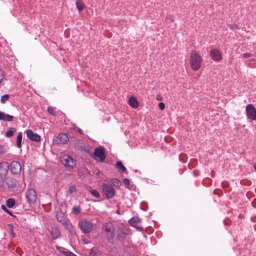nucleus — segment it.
Listing matches in <instances>:
<instances>
[{
    "label": "nucleus",
    "mask_w": 256,
    "mask_h": 256,
    "mask_svg": "<svg viewBox=\"0 0 256 256\" xmlns=\"http://www.w3.org/2000/svg\"><path fill=\"white\" fill-rule=\"evenodd\" d=\"M25 196L30 204H34L37 198L36 193L33 188L28 189L26 192Z\"/></svg>",
    "instance_id": "6"
},
{
    "label": "nucleus",
    "mask_w": 256,
    "mask_h": 256,
    "mask_svg": "<svg viewBox=\"0 0 256 256\" xmlns=\"http://www.w3.org/2000/svg\"><path fill=\"white\" fill-rule=\"evenodd\" d=\"M252 204L254 208H256V200L252 202Z\"/></svg>",
    "instance_id": "42"
},
{
    "label": "nucleus",
    "mask_w": 256,
    "mask_h": 256,
    "mask_svg": "<svg viewBox=\"0 0 256 256\" xmlns=\"http://www.w3.org/2000/svg\"><path fill=\"white\" fill-rule=\"evenodd\" d=\"M0 120H4L6 122H12L14 120V116L4 112H0Z\"/></svg>",
    "instance_id": "17"
},
{
    "label": "nucleus",
    "mask_w": 256,
    "mask_h": 256,
    "mask_svg": "<svg viewBox=\"0 0 256 256\" xmlns=\"http://www.w3.org/2000/svg\"><path fill=\"white\" fill-rule=\"evenodd\" d=\"M14 128H11L9 130H8L6 134V136L7 137H10L13 135L14 132L15 131Z\"/></svg>",
    "instance_id": "28"
},
{
    "label": "nucleus",
    "mask_w": 256,
    "mask_h": 256,
    "mask_svg": "<svg viewBox=\"0 0 256 256\" xmlns=\"http://www.w3.org/2000/svg\"><path fill=\"white\" fill-rule=\"evenodd\" d=\"M10 170L12 174H17L20 172L22 166L18 161H13L10 166Z\"/></svg>",
    "instance_id": "9"
},
{
    "label": "nucleus",
    "mask_w": 256,
    "mask_h": 256,
    "mask_svg": "<svg viewBox=\"0 0 256 256\" xmlns=\"http://www.w3.org/2000/svg\"><path fill=\"white\" fill-rule=\"evenodd\" d=\"M6 176L0 174V186H2L4 184V179Z\"/></svg>",
    "instance_id": "33"
},
{
    "label": "nucleus",
    "mask_w": 256,
    "mask_h": 256,
    "mask_svg": "<svg viewBox=\"0 0 256 256\" xmlns=\"http://www.w3.org/2000/svg\"><path fill=\"white\" fill-rule=\"evenodd\" d=\"M254 168L255 170L256 171V164H255L254 165Z\"/></svg>",
    "instance_id": "45"
},
{
    "label": "nucleus",
    "mask_w": 256,
    "mask_h": 256,
    "mask_svg": "<svg viewBox=\"0 0 256 256\" xmlns=\"http://www.w3.org/2000/svg\"><path fill=\"white\" fill-rule=\"evenodd\" d=\"M12 235H13V236H14V234H12Z\"/></svg>",
    "instance_id": "49"
},
{
    "label": "nucleus",
    "mask_w": 256,
    "mask_h": 256,
    "mask_svg": "<svg viewBox=\"0 0 256 256\" xmlns=\"http://www.w3.org/2000/svg\"><path fill=\"white\" fill-rule=\"evenodd\" d=\"M77 131L80 132V134H83V131L82 130H81L80 128H77Z\"/></svg>",
    "instance_id": "43"
},
{
    "label": "nucleus",
    "mask_w": 256,
    "mask_h": 256,
    "mask_svg": "<svg viewBox=\"0 0 256 256\" xmlns=\"http://www.w3.org/2000/svg\"><path fill=\"white\" fill-rule=\"evenodd\" d=\"M61 161L64 166L70 168L76 165V160L69 156H64Z\"/></svg>",
    "instance_id": "8"
},
{
    "label": "nucleus",
    "mask_w": 256,
    "mask_h": 256,
    "mask_svg": "<svg viewBox=\"0 0 256 256\" xmlns=\"http://www.w3.org/2000/svg\"><path fill=\"white\" fill-rule=\"evenodd\" d=\"M0 70H2L0 69Z\"/></svg>",
    "instance_id": "50"
},
{
    "label": "nucleus",
    "mask_w": 256,
    "mask_h": 256,
    "mask_svg": "<svg viewBox=\"0 0 256 256\" xmlns=\"http://www.w3.org/2000/svg\"><path fill=\"white\" fill-rule=\"evenodd\" d=\"M246 114L248 118L252 120H256V109L252 104H248L246 106Z\"/></svg>",
    "instance_id": "7"
},
{
    "label": "nucleus",
    "mask_w": 256,
    "mask_h": 256,
    "mask_svg": "<svg viewBox=\"0 0 256 256\" xmlns=\"http://www.w3.org/2000/svg\"><path fill=\"white\" fill-rule=\"evenodd\" d=\"M125 233L122 232V235L120 234H117V238L118 239L122 238L125 235Z\"/></svg>",
    "instance_id": "37"
},
{
    "label": "nucleus",
    "mask_w": 256,
    "mask_h": 256,
    "mask_svg": "<svg viewBox=\"0 0 256 256\" xmlns=\"http://www.w3.org/2000/svg\"><path fill=\"white\" fill-rule=\"evenodd\" d=\"M214 194H216V190H214Z\"/></svg>",
    "instance_id": "47"
},
{
    "label": "nucleus",
    "mask_w": 256,
    "mask_h": 256,
    "mask_svg": "<svg viewBox=\"0 0 256 256\" xmlns=\"http://www.w3.org/2000/svg\"><path fill=\"white\" fill-rule=\"evenodd\" d=\"M47 111L50 114L53 116H55L56 114V108L51 106H50L48 108Z\"/></svg>",
    "instance_id": "23"
},
{
    "label": "nucleus",
    "mask_w": 256,
    "mask_h": 256,
    "mask_svg": "<svg viewBox=\"0 0 256 256\" xmlns=\"http://www.w3.org/2000/svg\"><path fill=\"white\" fill-rule=\"evenodd\" d=\"M94 156L98 158L100 162H104L106 157L104 148L102 146L96 148L94 150Z\"/></svg>",
    "instance_id": "11"
},
{
    "label": "nucleus",
    "mask_w": 256,
    "mask_h": 256,
    "mask_svg": "<svg viewBox=\"0 0 256 256\" xmlns=\"http://www.w3.org/2000/svg\"><path fill=\"white\" fill-rule=\"evenodd\" d=\"M4 152V148L2 146H0V154H2Z\"/></svg>",
    "instance_id": "38"
},
{
    "label": "nucleus",
    "mask_w": 256,
    "mask_h": 256,
    "mask_svg": "<svg viewBox=\"0 0 256 256\" xmlns=\"http://www.w3.org/2000/svg\"><path fill=\"white\" fill-rule=\"evenodd\" d=\"M228 26L232 29V30H234V29H238V26L236 24H229Z\"/></svg>",
    "instance_id": "34"
},
{
    "label": "nucleus",
    "mask_w": 256,
    "mask_h": 256,
    "mask_svg": "<svg viewBox=\"0 0 256 256\" xmlns=\"http://www.w3.org/2000/svg\"><path fill=\"white\" fill-rule=\"evenodd\" d=\"M104 229L106 232V238L110 242H112L114 236V228L111 222H108L104 224Z\"/></svg>",
    "instance_id": "4"
},
{
    "label": "nucleus",
    "mask_w": 256,
    "mask_h": 256,
    "mask_svg": "<svg viewBox=\"0 0 256 256\" xmlns=\"http://www.w3.org/2000/svg\"><path fill=\"white\" fill-rule=\"evenodd\" d=\"M103 193L106 196L107 199L113 198L116 192L113 186L109 184H104L102 186Z\"/></svg>",
    "instance_id": "3"
},
{
    "label": "nucleus",
    "mask_w": 256,
    "mask_h": 256,
    "mask_svg": "<svg viewBox=\"0 0 256 256\" xmlns=\"http://www.w3.org/2000/svg\"><path fill=\"white\" fill-rule=\"evenodd\" d=\"M116 166L118 168L120 169L122 172H126V168L120 161H118L116 162Z\"/></svg>",
    "instance_id": "22"
},
{
    "label": "nucleus",
    "mask_w": 256,
    "mask_h": 256,
    "mask_svg": "<svg viewBox=\"0 0 256 256\" xmlns=\"http://www.w3.org/2000/svg\"><path fill=\"white\" fill-rule=\"evenodd\" d=\"M22 132H18L16 138V145L18 148H21V143L22 141Z\"/></svg>",
    "instance_id": "21"
},
{
    "label": "nucleus",
    "mask_w": 256,
    "mask_h": 256,
    "mask_svg": "<svg viewBox=\"0 0 256 256\" xmlns=\"http://www.w3.org/2000/svg\"><path fill=\"white\" fill-rule=\"evenodd\" d=\"M128 104L134 108H136L138 106V102L136 98L130 96L128 100Z\"/></svg>",
    "instance_id": "18"
},
{
    "label": "nucleus",
    "mask_w": 256,
    "mask_h": 256,
    "mask_svg": "<svg viewBox=\"0 0 256 256\" xmlns=\"http://www.w3.org/2000/svg\"><path fill=\"white\" fill-rule=\"evenodd\" d=\"M2 208L3 209H4V210H5V211H6L7 213H8V214H10V215H11V216H12V212H11L10 210H8V209L5 207V206H4L2 205Z\"/></svg>",
    "instance_id": "36"
},
{
    "label": "nucleus",
    "mask_w": 256,
    "mask_h": 256,
    "mask_svg": "<svg viewBox=\"0 0 256 256\" xmlns=\"http://www.w3.org/2000/svg\"><path fill=\"white\" fill-rule=\"evenodd\" d=\"M224 222L226 224H228V223H226V222L225 220L224 221Z\"/></svg>",
    "instance_id": "48"
},
{
    "label": "nucleus",
    "mask_w": 256,
    "mask_h": 256,
    "mask_svg": "<svg viewBox=\"0 0 256 256\" xmlns=\"http://www.w3.org/2000/svg\"><path fill=\"white\" fill-rule=\"evenodd\" d=\"M56 218L58 222L61 223L70 232L74 231V228L71 224L68 217L63 213L60 212L57 214Z\"/></svg>",
    "instance_id": "2"
},
{
    "label": "nucleus",
    "mask_w": 256,
    "mask_h": 256,
    "mask_svg": "<svg viewBox=\"0 0 256 256\" xmlns=\"http://www.w3.org/2000/svg\"><path fill=\"white\" fill-rule=\"evenodd\" d=\"M50 235L53 239L58 238L60 235L58 229L56 228H52L50 231Z\"/></svg>",
    "instance_id": "19"
},
{
    "label": "nucleus",
    "mask_w": 256,
    "mask_h": 256,
    "mask_svg": "<svg viewBox=\"0 0 256 256\" xmlns=\"http://www.w3.org/2000/svg\"><path fill=\"white\" fill-rule=\"evenodd\" d=\"M78 224L82 231L84 234L90 232L93 228L92 222L86 220H82L79 221Z\"/></svg>",
    "instance_id": "5"
},
{
    "label": "nucleus",
    "mask_w": 256,
    "mask_h": 256,
    "mask_svg": "<svg viewBox=\"0 0 256 256\" xmlns=\"http://www.w3.org/2000/svg\"><path fill=\"white\" fill-rule=\"evenodd\" d=\"M72 212L75 214H79L81 212V208L80 206H74L72 208Z\"/></svg>",
    "instance_id": "25"
},
{
    "label": "nucleus",
    "mask_w": 256,
    "mask_h": 256,
    "mask_svg": "<svg viewBox=\"0 0 256 256\" xmlns=\"http://www.w3.org/2000/svg\"><path fill=\"white\" fill-rule=\"evenodd\" d=\"M250 56V54L249 53H244L243 54V56L246 58H249Z\"/></svg>",
    "instance_id": "39"
},
{
    "label": "nucleus",
    "mask_w": 256,
    "mask_h": 256,
    "mask_svg": "<svg viewBox=\"0 0 256 256\" xmlns=\"http://www.w3.org/2000/svg\"><path fill=\"white\" fill-rule=\"evenodd\" d=\"M9 168L10 165L7 162H1L0 163V174L6 176Z\"/></svg>",
    "instance_id": "13"
},
{
    "label": "nucleus",
    "mask_w": 256,
    "mask_h": 256,
    "mask_svg": "<svg viewBox=\"0 0 256 256\" xmlns=\"http://www.w3.org/2000/svg\"><path fill=\"white\" fill-rule=\"evenodd\" d=\"M6 183L8 188H14L18 184L17 180L13 178H6Z\"/></svg>",
    "instance_id": "16"
},
{
    "label": "nucleus",
    "mask_w": 256,
    "mask_h": 256,
    "mask_svg": "<svg viewBox=\"0 0 256 256\" xmlns=\"http://www.w3.org/2000/svg\"><path fill=\"white\" fill-rule=\"evenodd\" d=\"M76 186H74V185L71 186L68 189V192L70 194H72L76 192Z\"/></svg>",
    "instance_id": "29"
},
{
    "label": "nucleus",
    "mask_w": 256,
    "mask_h": 256,
    "mask_svg": "<svg viewBox=\"0 0 256 256\" xmlns=\"http://www.w3.org/2000/svg\"><path fill=\"white\" fill-rule=\"evenodd\" d=\"M112 182L114 186H120V182L118 179L116 178L112 179Z\"/></svg>",
    "instance_id": "27"
},
{
    "label": "nucleus",
    "mask_w": 256,
    "mask_h": 256,
    "mask_svg": "<svg viewBox=\"0 0 256 256\" xmlns=\"http://www.w3.org/2000/svg\"><path fill=\"white\" fill-rule=\"evenodd\" d=\"M67 256H76L75 254H74V253L72 252H68V254H66Z\"/></svg>",
    "instance_id": "41"
},
{
    "label": "nucleus",
    "mask_w": 256,
    "mask_h": 256,
    "mask_svg": "<svg viewBox=\"0 0 256 256\" xmlns=\"http://www.w3.org/2000/svg\"><path fill=\"white\" fill-rule=\"evenodd\" d=\"M129 224L132 226L136 228L138 230H142V228L138 226L140 223L141 220L140 218L136 216L133 217L129 220Z\"/></svg>",
    "instance_id": "14"
},
{
    "label": "nucleus",
    "mask_w": 256,
    "mask_h": 256,
    "mask_svg": "<svg viewBox=\"0 0 256 256\" xmlns=\"http://www.w3.org/2000/svg\"><path fill=\"white\" fill-rule=\"evenodd\" d=\"M90 192L94 197L98 198L100 197L99 192L95 190H91Z\"/></svg>",
    "instance_id": "26"
},
{
    "label": "nucleus",
    "mask_w": 256,
    "mask_h": 256,
    "mask_svg": "<svg viewBox=\"0 0 256 256\" xmlns=\"http://www.w3.org/2000/svg\"><path fill=\"white\" fill-rule=\"evenodd\" d=\"M178 159L180 161L184 163L186 161V156L184 154H181L178 156Z\"/></svg>",
    "instance_id": "31"
},
{
    "label": "nucleus",
    "mask_w": 256,
    "mask_h": 256,
    "mask_svg": "<svg viewBox=\"0 0 256 256\" xmlns=\"http://www.w3.org/2000/svg\"><path fill=\"white\" fill-rule=\"evenodd\" d=\"M9 98V95L8 94H4V96H2L0 99V102L2 103H4L6 100H8Z\"/></svg>",
    "instance_id": "30"
},
{
    "label": "nucleus",
    "mask_w": 256,
    "mask_h": 256,
    "mask_svg": "<svg viewBox=\"0 0 256 256\" xmlns=\"http://www.w3.org/2000/svg\"><path fill=\"white\" fill-rule=\"evenodd\" d=\"M123 182L124 184L126 186V188H128L129 186V185L130 184V180L127 178H124L123 180Z\"/></svg>",
    "instance_id": "32"
},
{
    "label": "nucleus",
    "mask_w": 256,
    "mask_h": 256,
    "mask_svg": "<svg viewBox=\"0 0 256 256\" xmlns=\"http://www.w3.org/2000/svg\"><path fill=\"white\" fill-rule=\"evenodd\" d=\"M68 140V137L66 134H59L56 138V142L58 144H65Z\"/></svg>",
    "instance_id": "15"
},
{
    "label": "nucleus",
    "mask_w": 256,
    "mask_h": 256,
    "mask_svg": "<svg viewBox=\"0 0 256 256\" xmlns=\"http://www.w3.org/2000/svg\"><path fill=\"white\" fill-rule=\"evenodd\" d=\"M76 6L78 11L81 12L84 10V5L82 0H78L76 2Z\"/></svg>",
    "instance_id": "20"
},
{
    "label": "nucleus",
    "mask_w": 256,
    "mask_h": 256,
    "mask_svg": "<svg viewBox=\"0 0 256 256\" xmlns=\"http://www.w3.org/2000/svg\"><path fill=\"white\" fill-rule=\"evenodd\" d=\"M171 21H172V22H174V18H172V19H171Z\"/></svg>",
    "instance_id": "46"
},
{
    "label": "nucleus",
    "mask_w": 256,
    "mask_h": 256,
    "mask_svg": "<svg viewBox=\"0 0 256 256\" xmlns=\"http://www.w3.org/2000/svg\"><path fill=\"white\" fill-rule=\"evenodd\" d=\"M228 184L226 182H222V186L224 188V187H226V186H228Z\"/></svg>",
    "instance_id": "40"
},
{
    "label": "nucleus",
    "mask_w": 256,
    "mask_h": 256,
    "mask_svg": "<svg viewBox=\"0 0 256 256\" xmlns=\"http://www.w3.org/2000/svg\"><path fill=\"white\" fill-rule=\"evenodd\" d=\"M6 206L8 208H12L15 204V200L12 198H9L6 200Z\"/></svg>",
    "instance_id": "24"
},
{
    "label": "nucleus",
    "mask_w": 256,
    "mask_h": 256,
    "mask_svg": "<svg viewBox=\"0 0 256 256\" xmlns=\"http://www.w3.org/2000/svg\"><path fill=\"white\" fill-rule=\"evenodd\" d=\"M202 58L196 50H192L190 55V62L192 68L194 70H198L201 66Z\"/></svg>",
    "instance_id": "1"
},
{
    "label": "nucleus",
    "mask_w": 256,
    "mask_h": 256,
    "mask_svg": "<svg viewBox=\"0 0 256 256\" xmlns=\"http://www.w3.org/2000/svg\"><path fill=\"white\" fill-rule=\"evenodd\" d=\"M156 100H162V97L160 96H156Z\"/></svg>",
    "instance_id": "44"
},
{
    "label": "nucleus",
    "mask_w": 256,
    "mask_h": 256,
    "mask_svg": "<svg viewBox=\"0 0 256 256\" xmlns=\"http://www.w3.org/2000/svg\"><path fill=\"white\" fill-rule=\"evenodd\" d=\"M158 106L160 110H164L165 108V104L163 102H160L158 104Z\"/></svg>",
    "instance_id": "35"
},
{
    "label": "nucleus",
    "mask_w": 256,
    "mask_h": 256,
    "mask_svg": "<svg viewBox=\"0 0 256 256\" xmlns=\"http://www.w3.org/2000/svg\"><path fill=\"white\" fill-rule=\"evenodd\" d=\"M210 55L216 62H219L222 58V52L216 48H212L210 52Z\"/></svg>",
    "instance_id": "10"
},
{
    "label": "nucleus",
    "mask_w": 256,
    "mask_h": 256,
    "mask_svg": "<svg viewBox=\"0 0 256 256\" xmlns=\"http://www.w3.org/2000/svg\"><path fill=\"white\" fill-rule=\"evenodd\" d=\"M26 134L27 137L31 140L40 142V136L37 134L34 133L30 130H28Z\"/></svg>",
    "instance_id": "12"
}]
</instances>
